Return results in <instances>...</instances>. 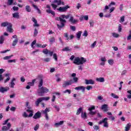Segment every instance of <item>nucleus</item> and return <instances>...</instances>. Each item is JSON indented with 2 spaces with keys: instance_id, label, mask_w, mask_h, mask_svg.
Returning a JSON list of instances; mask_svg holds the SVG:
<instances>
[{
  "instance_id": "obj_1",
  "label": "nucleus",
  "mask_w": 131,
  "mask_h": 131,
  "mask_svg": "<svg viewBox=\"0 0 131 131\" xmlns=\"http://www.w3.org/2000/svg\"><path fill=\"white\" fill-rule=\"evenodd\" d=\"M37 79L39 80V84L38 86L39 89L37 90V94L39 97H42L45 96V94L49 93V90L47 87L42 86V84H43V78L42 75H40L38 76Z\"/></svg>"
},
{
  "instance_id": "obj_2",
  "label": "nucleus",
  "mask_w": 131,
  "mask_h": 131,
  "mask_svg": "<svg viewBox=\"0 0 131 131\" xmlns=\"http://www.w3.org/2000/svg\"><path fill=\"white\" fill-rule=\"evenodd\" d=\"M70 60L71 61L74 60L73 63L76 64V65H82L86 62V59L84 57H81L80 58L78 56L75 57L74 55H72L70 58Z\"/></svg>"
},
{
  "instance_id": "obj_3",
  "label": "nucleus",
  "mask_w": 131,
  "mask_h": 131,
  "mask_svg": "<svg viewBox=\"0 0 131 131\" xmlns=\"http://www.w3.org/2000/svg\"><path fill=\"white\" fill-rule=\"evenodd\" d=\"M55 20L56 21H60V22L61 25H59V24L57 25L58 29H61V28H62V27H64V26H65L64 23H66L67 21L65 19H62L61 17H55Z\"/></svg>"
},
{
  "instance_id": "obj_4",
  "label": "nucleus",
  "mask_w": 131,
  "mask_h": 131,
  "mask_svg": "<svg viewBox=\"0 0 131 131\" xmlns=\"http://www.w3.org/2000/svg\"><path fill=\"white\" fill-rule=\"evenodd\" d=\"M68 9H70V6L67 5L65 7H60L57 10L60 13H63L64 12H67Z\"/></svg>"
},
{
  "instance_id": "obj_5",
  "label": "nucleus",
  "mask_w": 131,
  "mask_h": 131,
  "mask_svg": "<svg viewBox=\"0 0 131 131\" xmlns=\"http://www.w3.org/2000/svg\"><path fill=\"white\" fill-rule=\"evenodd\" d=\"M107 120H108V118H105L102 120L99 121V124H102V123H104L103 126L104 127H108L109 125L108 124V122Z\"/></svg>"
},
{
  "instance_id": "obj_6",
  "label": "nucleus",
  "mask_w": 131,
  "mask_h": 131,
  "mask_svg": "<svg viewBox=\"0 0 131 131\" xmlns=\"http://www.w3.org/2000/svg\"><path fill=\"white\" fill-rule=\"evenodd\" d=\"M95 109H96V107L94 105H92L91 107L88 108L90 115H92V116H94V115H95V114L97 113L96 112L93 111V110H95Z\"/></svg>"
},
{
  "instance_id": "obj_7",
  "label": "nucleus",
  "mask_w": 131,
  "mask_h": 131,
  "mask_svg": "<svg viewBox=\"0 0 131 131\" xmlns=\"http://www.w3.org/2000/svg\"><path fill=\"white\" fill-rule=\"evenodd\" d=\"M12 127V125L11 123H8L7 126H3L2 128V131H8L11 127Z\"/></svg>"
},
{
  "instance_id": "obj_8",
  "label": "nucleus",
  "mask_w": 131,
  "mask_h": 131,
  "mask_svg": "<svg viewBox=\"0 0 131 131\" xmlns=\"http://www.w3.org/2000/svg\"><path fill=\"white\" fill-rule=\"evenodd\" d=\"M26 111L30 113L29 114V117H32L33 116V111L31 110V107L28 106L27 109H26Z\"/></svg>"
},
{
  "instance_id": "obj_9",
  "label": "nucleus",
  "mask_w": 131,
  "mask_h": 131,
  "mask_svg": "<svg viewBox=\"0 0 131 131\" xmlns=\"http://www.w3.org/2000/svg\"><path fill=\"white\" fill-rule=\"evenodd\" d=\"M73 83V81L72 80L65 81L64 83L62 84L63 88H66V86H68V85H71Z\"/></svg>"
},
{
  "instance_id": "obj_10",
  "label": "nucleus",
  "mask_w": 131,
  "mask_h": 131,
  "mask_svg": "<svg viewBox=\"0 0 131 131\" xmlns=\"http://www.w3.org/2000/svg\"><path fill=\"white\" fill-rule=\"evenodd\" d=\"M46 8H47V9H49L46 10L47 13H48L49 14H51L52 15L55 16V12L51 10V7L50 6V5H47Z\"/></svg>"
},
{
  "instance_id": "obj_11",
  "label": "nucleus",
  "mask_w": 131,
  "mask_h": 131,
  "mask_svg": "<svg viewBox=\"0 0 131 131\" xmlns=\"http://www.w3.org/2000/svg\"><path fill=\"white\" fill-rule=\"evenodd\" d=\"M40 117H41V113L38 111L35 114L33 118H34V119H38V118H40Z\"/></svg>"
},
{
  "instance_id": "obj_12",
  "label": "nucleus",
  "mask_w": 131,
  "mask_h": 131,
  "mask_svg": "<svg viewBox=\"0 0 131 131\" xmlns=\"http://www.w3.org/2000/svg\"><path fill=\"white\" fill-rule=\"evenodd\" d=\"M101 110H103L104 112H108V105L105 104L101 106Z\"/></svg>"
},
{
  "instance_id": "obj_13",
  "label": "nucleus",
  "mask_w": 131,
  "mask_h": 131,
  "mask_svg": "<svg viewBox=\"0 0 131 131\" xmlns=\"http://www.w3.org/2000/svg\"><path fill=\"white\" fill-rule=\"evenodd\" d=\"M85 84H95V81L93 79H85Z\"/></svg>"
},
{
  "instance_id": "obj_14",
  "label": "nucleus",
  "mask_w": 131,
  "mask_h": 131,
  "mask_svg": "<svg viewBox=\"0 0 131 131\" xmlns=\"http://www.w3.org/2000/svg\"><path fill=\"white\" fill-rule=\"evenodd\" d=\"M32 21L34 23L33 24L34 27H39V25L37 24V20L35 18L32 17Z\"/></svg>"
},
{
  "instance_id": "obj_15",
  "label": "nucleus",
  "mask_w": 131,
  "mask_h": 131,
  "mask_svg": "<svg viewBox=\"0 0 131 131\" xmlns=\"http://www.w3.org/2000/svg\"><path fill=\"white\" fill-rule=\"evenodd\" d=\"M12 24L10 23L9 25H8V26H7V31H8L10 33H12V32H13V31H14V30H13V28H12Z\"/></svg>"
},
{
  "instance_id": "obj_16",
  "label": "nucleus",
  "mask_w": 131,
  "mask_h": 131,
  "mask_svg": "<svg viewBox=\"0 0 131 131\" xmlns=\"http://www.w3.org/2000/svg\"><path fill=\"white\" fill-rule=\"evenodd\" d=\"M9 90H10V88H9V87H1L0 88V92L5 93L6 92H8Z\"/></svg>"
},
{
  "instance_id": "obj_17",
  "label": "nucleus",
  "mask_w": 131,
  "mask_h": 131,
  "mask_svg": "<svg viewBox=\"0 0 131 131\" xmlns=\"http://www.w3.org/2000/svg\"><path fill=\"white\" fill-rule=\"evenodd\" d=\"M75 90H76V91H78L79 90H82V92L83 93H84V92H85V87H84L83 86H79L78 87H76L75 88Z\"/></svg>"
},
{
  "instance_id": "obj_18",
  "label": "nucleus",
  "mask_w": 131,
  "mask_h": 131,
  "mask_svg": "<svg viewBox=\"0 0 131 131\" xmlns=\"http://www.w3.org/2000/svg\"><path fill=\"white\" fill-rule=\"evenodd\" d=\"M43 99L42 97L39 98L37 99V100L35 101V105L37 107L38 106H39V103L41 102H42Z\"/></svg>"
},
{
  "instance_id": "obj_19",
  "label": "nucleus",
  "mask_w": 131,
  "mask_h": 131,
  "mask_svg": "<svg viewBox=\"0 0 131 131\" xmlns=\"http://www.w3.org/2000/svg\"><path fill=\"white\" fill-rule=\"evenodd\" d=\"M43 99L42 97L39 98L37 99V100L35 101V105L37 107L38 106H39V103L41 102H42Z\"/></svg>"
},
{
  "instance_id": "obj_20",
  "label": "nucleus",
  "mask_w": 131,
  "mask_h": 131,
  "mask_svg": "<svg viewBox=\"0 0 131 131\" xmlns=\"http://www.w3.org/2000/svg\"><path fill=\"white\" fill-rule=\"evenodd\" d=\"M77 21V20L74 19V17H73V16H71L69 19V21L71 22V23H72V24H75Z\"/></svg>"
},
{
  "instance_id": "obj_21",
  "label": "nucleus",
  "mask_w": 131,
  "mask_h": 131,
  "mask_svg": "<svg viewBox=\"0 0 131 131\" xmlns=\"http://www.w3.org/2000/svg\"><path fill=\"white\" fill-rule=\"evenodd\" d=\"M32 7H33V8L35 9V10H37L38 14H41V11H40V9H39V8H38V7L36 5L33 4Z\"/></svg>"
},
{
  "instance_id": "obj_22",
  "label": "nucleus",
  "mask_w": 131,
  "mask_h": 131,
  "mask_svg": "<svg viewBox=\"0 0 131 131\" xmlns=\"http://www.w3.org/2000/svg\"><path fill=\"white\" fill-rule=\"evenodd\" d=\"M63 52H71L72 49L69 47H66V48L62 49Z\"/></svg>"
},
{
  "instance_id": "obj_23",
  "label": "nucleus",
  "mask_w": 131,
  "mask_h": 131,
  "mask_svg": "<svg viewBox=\"0 0 131 131\" xmlns=\"http://www.w3.org/2000/svg\"><path fill=\"white\" fill-rule=\"evenodd\" d=\"M81 118H83V119H87L88 116L86 115V113L84 112L83 113V112H82L81 114Z\"/></svg>"
},
{
  "instance_id": "obj_24",
  "label": "nucleus",
  "mask_w": 131,
  "mask_h": 131,
  "mask_svg": "<svg viewBox=\"0 0 131 131\" xmlns=\"http://www.w3.org/2000/svg\"><path fill=\"white\" fill-rule=\"evenodd\" d=\"M12 16L13 18H16V19H19V18H20V15L18 12L13 13Z\"/></svg>"
},
{
  "instance_id": "obj_25",
  "label": "nucleus",
  "mask_w": 131,
  "mask_h": 131,
  "mask_svg": "<svg viewBox=\"0 0 131 131\" xmlns=\"http://www.w3.org/2000/svg\"><path fill=\"white\" fill-rule=\"evenodd\" d=\"M60 17L62 18V19H69L70 17V14H68L66 15L65 14H62L60 15Z\"/></svg>"
},
{
  "instance_id": "obj_26",
  "label": "nucleus",
  "mask_w": 131,
  "mask_h": 131,
  "mask_svg": "<svg viewBox=\"0 0 131 131\" xmlns=\"http://www.w3.org/2000/svg\"><path fill=\"white\" fill-rule=\"evenodd\" d=\"M52 106L53 108H55V109H56V110L59 112V111H60V107H59V105H57L56 104H52Z\"/></svg>"
},
{
  "instance_id": "obj_27",
  "label": "nucleus",
  "mask_w": 131,
  "mask_h": 131,
  "mask_svg": "<svg viewBox=\"0 0 131 131\" xmlns=\"http://www.w3.org/2000/svg\"><path fill=\"white\" fill-rule=\"evenodd\" d=\"M96 81L99 82H104V81H105V79L104 77L97 78H96Z\"/></svg>"
},
{
  "instance_id": "obj_28",
  "label": "nucleus",
  "mask_w": 131,
  "mask_h": 131,
  "mask_svg": "<svg viewBox=\"0 0 131 131\" xmlns=\"http://www.w3.org/2000/svg\"><path fill=\"white\" fill-rule=\"evenodd\" d=\"M63 123H64V121H60L58 123H55L54 125H55V127H58V126H59V125H62V124H63Z\"/></svg>"
},
{
  "instance_id": "obj_29",
  "label": "nucleus",
  "mask_w": 131,
  "mask_h": 131,
  "mask_svg": "<svg viewBox=\"0 0 131 131\" xmlns=\"http://www.w3.org/2000/svg\"><path fill=\"white\" fill-rule=\"evenodd\" d=\"M15 80H16V79L13 78L12 79V80H11V83H10L11 86H10V87L12 88V89H14V86L15 85V82H14V81H15Z\"/></svg>"
},
{
  "instance_id": "obj_30",
  "label": "nucleus",
  "mask_w": 131,
  "mask_h": 131,
  "mask_svg": "<svg viewBox=\"0 0 131 131\" xmlns=\"http://www.w3.org/2000/svg\"><path fill=\"white\" fill-rule=\"evenodd\" d=\"M10 23H8V21H5L1 24V26L2 27H6V26H8Z\"/></svg>"
},
{
  "instance_id": "obj_31",
  "label": "nucleus",
  "mask_w": 131,
  "mask_h": 131,
  "mask_svg": "<svg viewBox=\"0 0 131 131\" xmlns=\"http://www.w3.org/2000/svg\"><path fill=\"white\" fill-rule=\"evenodd\" d=\"M26 11L28 13H30V12H31V7H30V6L29 5L26 6Z\"/></svg>"
},
{
  "instance_id": "obj_32",
  "label": "nucleus",
  "mask_w": 131,
  "mask_h": 131,
  "mask_svg": "<svg viewBox=\"0 0 131 131\" xmlns=\"http://www.w3.org/2000/svg\"><path fill=\"white\" fill-rule=\"evenodd\" d=\"M130 126H131V124L129 123H128L126 127H125V131H128L129 130V129H130Z\"/></svg>"
},
{
  "instance_id": "obj_33",
  "label": "nucleus",
  "mask_w": 131,
  "mask_h": 131,
  "mask_svg": "<svg viewBox=\"0 0 131 131\" xmlns=\"http://www.w3.org/2000/svg\"><path fill=\"white\" fill-rule=\"evenodd\" d=\"M54 3L57 4V6H60L62 5V1L61 0H54Z\"/></svg>"
},
{
  "instance_id": "obj_34",
  "label": "nucleus",
  "mask_w": 131,
  "mask_h": 131,
  "mask_svg": "<svg viewBox=\"0 0 131 131\" xmlns=\"http://www.w3.org/2000/svg\"><path fill=\"white\" fill-rule=\"evenodd\" d=\"M5 41V37L4 36H1L0 37V45H3Z\"/></svg>"
},
{
  "instance_id": "obj_35",
  "label": "nucleus",
  "mask_w": 131,
  "mask_h": 131,
  "mask_svg": "<svg viewBox=\"0 0 131 131\" xmlns=\"http://www.w3.org/2000/svg\"><path fill=\"white\" fill-rule=\"evenodd\" d=\"M18 43V38L15 39L12 42V47H15Z\"/></svg>"
},
{
  "instance_id": "obj_36",
  "label": "nucleus",
  "mask_w": 131,
  "mask_h": 131,
  "mask_svg": "<svg viewBox=\"0 0 131 131\" xmlns=\"http://www.w3.org/2000/svg\"><path fill=\"white\" fill-rule=\"evenodd\" d=\"M82 112V107H80L77 110L76 115H79L80 113Z\"/></svg>"
},
{
  "instance_id": "obj_37",
  "label": "nucleus",
  "mask_w": 131,
  "mask_h": 131,
  "mask_svg": "<svg viewBox=\"0 0 131 131\" xmlns=\"http://www.w3.org/2000/svg\"><path fill=\"white\" fill-rule=\"evenodd\" d=\"M37 34H38V31H37V29H36V28H35L34 29L33 36L34 37H35L37 36Z\"/></svg>"
},
{
  "instance_id": "obj_38",
  "label": "nucleus",
  "mask_w": 131,
  "mask_h": 131,
  "mask_svg": "<svg viewBox=\"0 0 131 131\" xmlns=\"http://www.w3.org/2000/svg\"><path fill=\"white\" fill-rule=\"evenodd\" d=\"M49 41L51 43H53V42H55V37H50V38H49Z\"/></svg>"
},
{
  "instance_id": "obj_39",
  "label": "nucleus",
  "mask_w": 131,
  "mask_h": 131,
  "mask_svg": "<svg viewBox=\"0 0 131 131\" xmlns=\"http://www.w3.org/2000/svg\"><path fill=\"white\" fill-rule=\"evenodd\" d=\"M107 62L110 65H113V64H114V60L113 59L108 60Z\"/></svg>"
},
{
  "instance_id": "obj_40",
  "label": "nucleus",
  "mask_w": 131,
  "mask_h": 131,
  "mask_svg": "<svg viewBox=\"0 0 131 131\" xmlns=\"http://www.w3.org/2000/svg\"><path fill=\"white\" fill-rule=\"evenodd\" d=\"M81 33H82V32L81 31H79L77 33V38H78V39H79L80 38V36H81Z\"/></svg>"
},
{
  "instance_id": "obj_41",
  "label": "nucleus",
  "mask_w": 131,
  "mask_h": 131,
  "mask_svg": "<svg viewBox=\"0 0 131 131\" xmlns=\"http://www.w3.org/2000/svg\"><path fill=\"white\" fill-rule=\"evenodd\" d=\"M13 3H14L13 0H8L7 4L8 5V6H12V5H13Z\"/></svg>"
},
{
  "instance_id": "obj_42",
  "label": "nucleus",
  "mask_w": 131,
  "mask_h": 131,
  "mask_svg": "<svg viewBox=\"0 0 131 131\" xmlns=\"http://www.w3.org/2000/svg\"><path fill=\"white\" fill-rule=\"evenodd\" d=\"M13 55H11L9 56H5L3 58L4 60H9V59H11V57H13Z\"/></svg>"
},
{
  "instance_id": "obj_43",
  "label": "nucleus",
  "mask_w": 131,
  "mask_h": 131,
  "mask_svg": "<svg viewBox=\"0 0 131 131\" xmlns=\"http://www.w3.org/2000/svg\"><path fill=\"white\" fill-rule=\"evenodd\" d=\"M42 53L45 55H48L49 54V50H48V49H46L42 51Z\"/></svg>"
},
{
  "instance_id": "obj_44",
  "label": "nucleus",
  "mask_w": 131,
  "mask_h": 131,
  "mask_svg": "<svg viewBox=\"0 0 131 131\" xmlns=\"http://www.w3.org/2000/svg\"><path fill=\"white\" fill-rule=\"evenodd\" d=\"M63 36H64V37H66L67 40H69V37L68 36V33H64L63 34Z\"/></svg>"
},
{
  "instance_id": "obj_45",
  "label": "nucleus",
  "mask_w": 131,
  "mask_h": 131,
  "mask_svg": "<svg viewBox=\"0 0 131 131\" xmlns=\"http://www.w3.org/2000/svg\"><path fill=\"white\" fill-rule=\"evenodd\" d=\"M89 23L90 25V27H94V23H95L94 22V20H93V19L91 20Z\"/></svg>"
},
{
  "instance_id": "obj_46",
  "label": "nucleus",
  "mask_w": 131,
  "mask_h": 131,
  "mask_svg": "<svg viewBox=\"0 0 131 131\" xmlns=\"http://www.w3.org/2000/svg\"><path fill=\"white\" fill-rule=\"evenodd\" d=\"M112 35L114 37H116V38L119 37V34L116 33H113Z\"/></svg>"
},
{
  "instance_id": "obj_47",
  "label": "nucleus",
  "mask_w": 131,
  "mask_h": 131,
  "mask_svg": "<svg viewBox=\"0 0 131 131\" xmlns=\"http://www.w3.org/2000/svg\"><path fill=\"white\" fill-rule=\"evenodd\" d=\"M35 43H36V40H34V41H33V42H32V43L31 45V46L33 49H34V45H35Z\"/></svg>"
},
{
  "instance_id": "obj_48",
  "label": "nucleus",
  "mask_w": 131,
  "mask_h": 131,
  "mask_svg": "<svg viewBox=\"0 0 131 131\" xmlns=\"http://www.w3.org/2000/svg\"><path fill=\"white\" fill-rule=\"evenodd\" d=\"M38 128H39V124H37L35 126L34 128V130L36 131L37 130V129H38Z\"/></svg>"
},
{
  "instance_id": "obj_49",
  "label": "nucleus",
  "mask_w": 131,
  "mask_h": 131,
  "mask_svg": "<svg viewBox=\"0 0 131 131\" xmlns=\"http://www.w3.org/2000/svg\"><path fill=\"white\" fill-rule=\"evenodd\" d=\"M93 128L95 129V130H98V129H100V126L98 125H94L93 126Z\"/></svg>"
},
{
  "instance_id": "obj_50",
  "label": "nucleus",
  "mask_w": 131,
  "mask_h": 131,
  "mask_svg": "<svg viewBox=\"0 0 131 131\" xmlns=\"http://www.w3.org/2000/svg\"><path fill=\"white\" fill-rule=\"evenodd\" d=\"M63 93H64V94H66V93H68V94H69V95H70V94H71V90L68 89V90H66L64 91H63Z\"/></svg>"
},
{
  "instance_id": "obj_51",
  "label": "nucleus",
  "mask_w": 131,
  "mask_h": 131,
  "mask_svg": "<svg viewBox=\"0 0 131 131\" xmlns=\"http://www.w3.org/2000/svg\"><path fill=\"white\" fill-rule=\"evenodd\" d=\"M96 45H97V41H95L93 43H92L91 45V48L92 49H94V48H95V47L96 46Z\"/></svg>"
},
{
  "instance_id": "obj_52",
  "label": "nucleus",
  "mask_w": 131,
  "mask_h": 131,
  "mask_svg": "<svg viewBox=\"0 0 131 131\" xmlns=\"http://www.w3.org/2000/svg\"><path fill=\"white\" fill-rule=\"evenodd\" d=\"M121 30H122V27H121V25L119 24L118 26V32H121Z\"/></svg>"
},
{
  "instance_id": "obj_53",
  "label": "nucleus",
  "mask_w": 131,
  "mask_h": 131,
  "mask_svg": "<svg viewBox=\"0 0 131 131\" xmlns=\"http://www.w3.org/2000/svg\"><path fill=\"white\" fill-rule=\"evenodd\" d=\"M112 97H113L114 99H118V98H119L118 96L115 95L114 93H112Z\"/></svg>"
},
{
  "instance_id": "obj_54",
  "label": "nucleus",
  "mask_w": 131,
  "mask_h": 131,
  "mask_svg": "<svg viewBox=\"0 0 131 131\" xmlns=\"http://www.w3.org/2000/svg\"><path fill=\"white\" fill-rule=\"evenodd\" d=\"M42 99L43 100V101H49V100L50 99H51V98H50V97H42Z\"/></svg>"
},
{
  "instance_id": "obj_55",
  "label": "nucleus",
  "mask_w": 131,
  "mask_h": 131,
  "mask_svg": "<svg viewBox=\"0 0 131 131\" xmlns=\"http://www.w3.org/2000/svg\"><path fill=\"white\" fill-rule=\"evenodd\" d=\"M70 28L73 31H75L76 30V28L75 27V26H71Z\"/></svg>"
},
{
  "instance_id": "obj_56",
  "label": "nucleus",
  "mask_w": 131,
  "mask_h": 131,
  "mask_svg": "<svg viewBox=\"0 0 131 131\" xmlns=\"http://www.w3.org/2000/svg\"><path fill=\"white\" fill-rule=\"evenodd\" d=\"M53 58L55 61H58V57L57 56V54L55 53L53 54Z\"/></svg>"
},
{
  "instance_id": "obj_57",
  "label": "nucleus",
  "mask_w": 131,
  "mask_h": 131,
  "mask_svg": "<svg viewBox=\"0 0 131 131\" xmlns=\"http://www.w3.org/2000/svg\"><path fill=\"white\" fill-rule=\"evenodd\" d=\"M73 82H75V83H77V81H78V78L77 77H74L73 78Z\"/></svg>"
},
{
  "instance_id": "obj_58",
  "label": "nucleus",
  "mask_w": 131,
  "mask_h": 131,
  "mask_svg": "<svg viewBox=\"0 0 131 131\" xmlns=\"http://www.w3.org/2000/svg\"><path fill=\"white\" fill-rule=\"evenodd\" d=\"M9 120H10V119H7L3 123V125H6L7 123L9 122Z\"/></svg>"
},
{
  "instance_id": "obj_59",
  "label": "nucleus",
  "mask_w": 131,
  "mask_h": 131,
  "mask_svg": "<svg viewBox=\"0 0 131 131\" xmlns=\"http://www.w3.org/2000/svg\"><path fill=\"white\" fill-rule=\"evenodd\" d=\"M51 6H52L53 9H54V10L56 9L57 7H58L57 5H55L54 4H52Z\"/></svg>"
},
{
  "instance_id": "obj_60",
  "label": "nucleus",
  "mask_w": 131,
  "mask_h": 131,
  "mask_svg": "<svg viewBox=\"0 0 131 131\" xmlns=\"http://www.w3.org/2000/svg\"><path fill=\"white\" fill-rule=\"evenodd\" d=\"M86 89V90H88V91H90V90L93 89V86H92V85L87 86Z\"/></svg>"
},
{
  "instance_id": "obj_61",
  "label": "nucleus",
  "mask_w": 131,
  "mask_h": 131,
  "mask_svg": "<svg viewBox=\"0 0 131 131\" xmlns=\"http://www.w3.org/2000/svg\"><path fill=\"white\" fill-rule=\"evenodd\" d=\"M124 21V16H123L120 17V23H123Z\"/></svg>"
},
{
  "instance_id": "obj_62",
  "label": "nucleus",
  "mask_w": 131,
  "mask_h": 131,
  "mask_svg": "<svg viewBox=\"0 0 131 131\" xmlns=\"http://www.w3.org/2000/svg\"><path fill=\"white\" fill-rule=\"evenodd\" d=\"M10 79H11V78L10 77H8L7 78L4 80V83H7V82H8Z\"/></svg>"
},
{
  "instance_id": "obj_63",
  "label": "nucleus",
  "mask_w": 131,
  "mask_h": 131,
  "mask_svg": "<svg viewBox=\"0 0 131 131\" xmlns=\"http://www.w3.org/2000/svg\"><path fill=\"white\" fill-rule=\"evenodd\" d=\"M23 116H24V117H25V118H27V117H29V115H28L26 112H24L23 115Z\"/></svg>"
},
{
  "instance_id": "obj_64",
  "label": "nucleus",
  "mask_w": 131,
  "mask_h": 131,
  "mask_svg": "<svg viewBox=\"0 0 131 131\" xmlns=\"http://www.w3.org/2000/svg\"><path fill=\"white\" fill-rule=\"evenodd\" d=\"M83 36H85V37L88 36V31H86V30L84 31L83 34Z\"/></svg>"
}]
</instances>
